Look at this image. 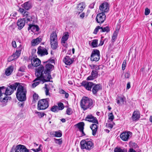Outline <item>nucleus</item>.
Masks as SVG:
<instances>
[{
    "label": "nucleus",
    "mask_w": 152,
    "mask_h": 152,
    "mask_svg": "<svg viewBox=\"0 0 152 152\" xmlns=\"http://www.w3.org/2000/svg\"><path fill=\"white\" fill-rule=\"evenodd\" d=\"M15 59V58H14V57L13 56V55H12L9 57L8 59V61L9 62H10Z\"/></svg>",
    "instance_id": "obj_54"
},
{
    "label": "nucleus",
    "mask_w": 152,
    "mask_h": 152,
    "mask_svg": "<svg viewBox=\"0 0 152 152\" xmlns=\"http://www.w3.org/2000/svg\"><path fill=\"white\" fill-rule=\"evenodd\" d=\"M37 53L38 55L41 56L48 54L47 50L45 48L41 46H39L38 48Z\"/></svg>",
    "instance_id": "obj_16"
},
{
    "label": "nucleus",
    "mask_w": 152,
    "mask_h": 152,
    "mask_svg": "<svg viewBox=\"0 0 152 152\" xmlns=\"http://www.w3.org/2000/svg\"><path fill=\"white\" fill-rule=\"evenodd\" d=\"M118 35V32L117 31H115L114 32L113 34V36L112 37V41L113 42H115L116 39L117 38V36Z\"/></svg>",
    "instance_id": "obj_39"
},
{
    "label": "nucleus",
    "mask_w": 152,
    "mask_h": 152,
    "mask_svg": "<svg viewBox=\"0 0 152 152\" xmlns=\"http://www.w3.org/2000/svg\"><path fill=\"white\" fill-rule=\"evenodd\" d=\"M55 141L56 143L59 145H61L62 143V140L61 139H55Z\"/></svg>",
    "instance_id": "obj_45"
},
{
    "label": "nucleus",
    "mask_w": 152,
    "mask_h": 152,
    "mask_svg": "<svg viewBox=\"0 0 152 152\" xmlns=\"http://www.w3.org/2000/svg\"><path fill=\"white\" fill-rule=\"evenodd\" d=\"M92 88V91L94 94H96L97 92L101 89V86L99 84H94V85Z\"/></svg>",
    "instance_id": "obj_19"
},
{
    "label": "nucleus",
    "mask_w": 152,
    "mask_h": 152,
    "mask_svg": "<svg viewBox=\"0 0 152 152\" xmlns=\"http://www.w3.org/2000/svg\"><path fill=\"white\" fill-rule=\"evenodd\" d=\"M85 7V3L84 2H81L78 5L77 8L79 12H80L83 11Z\"/></svg>",
    "instance_id": "obj_33"
},
{
    "label": "nucleus",
    "mask_w": 152,
    "mask_h": 152,
    "mask_svg": "<svg viewBox=\"0 0 152 152\" xmlns=\"http://www.w3.org/2000/svg\"><path fill=\"white\" fill-rule=\"evenodd\" d=\"M23 19H24L25 20V22L26 21L27 23L32 20V18L30 16L24 18Z\"/></svg>",
    "instance_id": "obj_47"
},
{
    "label": "nucleus",
    "mask_w": 152,
    "mask_h": 152,
    "mask_svg": "<svg viewBox=\"0 0 152 152\" xmlns=\"http://www.w3.org/2000/svg\"><path fill=\"white\" fill-rule=\"evenodd\" d=\"M115 152H127V150L126 149H122L120 148H116L114 150Z\"/></svg>",
    "instance_id": "obj_41"
},
{
    "label": "nucleus",
    "mask_w": 152,
    "mask_h": 152,
    "mask_svg": "<svg viewBox=\"0 0 152 152\" xmlns=\"http://www.w3.org/2000/svg\"><path fill=\"white\" fill-rule=\"evenodd\" d=\"M19 84V83H15L10 85V86L7 87V88L5 87V93L8 95H11L16 90Z\"/></svg>",
    "instance_id": "obj_9"
},
{
    "label": "nucleus",
    "mask_w": 152,
    "mask_h": 152,
    "mask_svg": "<svg viewBox=\"0 0 152 152\" xmlns=\"http://www.w3.org/2000/svg\"><path fill=\"white\" fill-rule=\"evenodd\" d=\"M5 87L4 86L0 87V101L3 102H7L11 99L10 97L4 93Z\"/></svg>",
    "instance_id": "obj_7"
},
{
    "label": "nucleus",
    "mask_w": 152,
    "mask_h": 152,
    "mask_svg": "<svg viewBox=\"0 0 152 152\" xmlns=\"http://www.w3.org/2000/svg\"><path fill=\"white\" fill-rule=\"evenodd\" d=\"M26 90L22 86H18L16 93V97L18 100L20 101H25L26 99Z\"/></svg>",
    "instance_id": "obj_2"
},
{
    "label": "nucleus",
    "mask_w": 152,
    "mask_h": 152,
    "mask_svg": "<svg viewBox=\"0 0 152 152\" xmlns=\"http://www.w3.org/2000/svg\"><path fill=\"white\" fill-rule=\"evenodd\" d=\"M49 98L42 99L39 100L38 103V110H44L46 109L49 106Z\"/></svg>",
    "instance_id": "obj_4"
},
{
    "label": "nucleus",
    "mask_w": 152,
    "mask_h": 152,
    "mask_svg": "<svg viewBox=\"0 0 152 152\" xmlns=\"http://www.w3.org/2000/svg\"><path fill=\"white\" fill-rule=\"evenodd\" d=\"M69 37V33L68 32H65L64 36L61 39V42L62 43H64L67 40Z\"/></svg>",
    "instance_id": "obj_29"
},
{
    "label": "nucleus",
    "mask_w": 152,
    "mask_h": 152,
    "mask_svg": "<svg viewBox=\"0 0 152 152\" xmlns=\"http://www.w3.org/2000/svg\"><path fill=\"white\" fill-rule=\"evenodd\" d=\"M103 38V37H101V39ZM106 39H105L104 41H103L102 39L100 40V43L99 44L98 46H102L104 43V41L106 40Z\"/></svg>",
    "instance_id": "obj_51"
},
{
    "label": "nucleus",
    "mask_w": 152,
    "mask_h": 152,
    "mask_svg": "<svg viewBox=\"0 0 152 152\" xmlns=\"http://www.w3.org/2000/svg\"><path fill=\"white\" fill-rule=\"evenodd\" d=\"M98 75V72L96 71L93 70L91 73V75L95 79L97 77Z\"/></svg>",
    "instance_id": "obj_42"
},
{
    "label": "nucleus",
    "mask_w": 152,
    "mask_h": 152,
    "mask_svg": "<svg viewBox=\"0 0 152 152\" xmlns=\"http://www.w3.org/2000/svg\"><path fill=\"white\" fill-rule=\"evenodd\" d=\"M100 52L97 49H94L92 52L91 56V61H98L100 59Z\"/></svg>",
    "instance_id": "obj_10"
},
{
    "label": "nucleus",
    "mask_w": 152,
    "mask_h": 152,
    "mask_svg": "<svg viewBox=\"0 0 152 152\" xmlns=\"http://www.w3.org/2000/svg\"><path fill=\"white\" fill-rule=\"evenodd\" d=\"M109 119L112 121L114 118V116L112 113H110L109 115Z\"/></svg>",
    "instance_id": "obj_49"
},
{
    "label": "nucleus",
    "mask_w": 152,
    "mask_h": 152,
    "mask_svg": "<svg viewBox=\"0 0 152 152\" xmlns=\"http://www.w3.org/2000/svg\"><path fill=\"white\" fill-rule=\"evenodd\" d=\"M25 67L24 66H23L20 67L18 69L19 71L22 72H25Z\"/></svg>",
    "instance_id": "obj_52"
},
{
    "label": "nucleus",
    "mask_w": 152,
    "mask_h": 152,
    "mask_svg": "<svg viewBox=\"0 0 152 152\" xmlns=\"http://www.w3.org/2000/svg\"><path fill=\"white\" fill-rule=\"evenodd\" d=\"M97 39H94L92 40L91 43V46L93 48H95L97 47L98 46Z\"/></svg>",
    "instance_id": "obj_38"
},
{
    "label": "nucleus",
    "mask_w": 152,
    "mask_h": 152,
    "mask_svg": "<svg viewBox=\"0 0 152 152\" xmlns=\"http://www.w3.org/2000/svg\"><path fill=\"white\" fill-rule=\"evenodd\" d=\"M90 128L92 130V134L93 135H95L96 134L98 126L97 125L95 124H93L90 127Z\"/></svg>",
    "instance_id": "obj_25"
},
{
    "label": "nucleus",
    "mask_w": 152,
    "mask_h": 152,
    "mask_svg": "<svg viewBox=\"0 0 152 152\" xmlns=\"http://www.w3.org/2000/svg\"><path fill=\"white\" fill-rule=\"evenodd\" d=\"M94 85V84L91 82L85 81H83L82 83V85L88 91H91V89Z\"/></svg>",
    "instance_id": "obj_13"
},
{
    "label": "nucleus",
    "mask_w": 152,
    "mask_h": 152,
    "mask_svg": "<svg viewBox=\"0 0 152 152\" xmlns=\"http://www.w3.org/2000/svg\"><path fill=\"white\" fill-rule=\"evenodd\" d=\"M84 123L82 122L78 123L77 124V127L79 129L80 131L81 132L83 135H85L83 132L84 126Z\"/></svg>",
    "instance_id": "obj_24"
},
{
    "label": "nucleus",
    "mask_w": 152,
    "mask_h": 152,
    "mask_svg": "<svg viewBox=\"0 0 152 152\" xmlns=\"http://www.w3.org/2000/svg\"><path fill=\"white\" fill-rule=\"evenodd\" d=\"M94 79V77H93L91 75L90 76L88 77L87 78V80H92Z\"/></svg>",
    "instance_id": "obj_58"
},
{
    "label": "nucleus",
    "mask_w": 152,
    "mask_h": 152,
    "mask_svg": "<svg viewBox=\"0 0 152 152\" xmlns=\"http://www.w3.org/2000/svg\"><path fill=\"white\" fill-rule=\"evenodd\" d=\"M25 22L24 19H21L18 20L17 23L18 28L20 30L21 29L25 26Z\"/></svg>",
    "instance_id": "obj_21"
},
{
    "label": "nucleus",
    "mask_w": 152,
    "mask_h": 152,
    "mask_svg": "<svg viewBox=\"0 0 152 152\" xmlns=\"http://www.w3.org/2000/svg\"><path fill=\"white\" fill-rule=\"evenodd\" d=\"M39 80H40L39 79H37L35 81V79L33 81L34 83L32 84V86L34 88L36 87L39 84Z\"/></svg>",
    "instance_id": "obj_40"
},
{
    "label": "nucleus",
    "mask_w": 152,
    "mask_h": 152,
    "mask_svg": "<svg viewBox=\"0 0 152 152\" xmlns=\"http://www.w3.org/2000/svg\"><path fill=\"white\" fill-rule=\"evenodd\" d=\"M71 109L70 108H69L67 109L66 110V113L69 115H70L71 113Z\"/></svg>",
    "instance_id": "obj_57"
},
{
    "label": "nucleus",
    "mask_w": 152,
    "mask_h": 152,
    "mask_svg": "<svg viewBox=\"0 0 152 152\" xmlns=\"http://www.w3.org/2000/svg\"><path fill=\"white\" fill-rule=\"evenodd\" d=\"M21 49L19 50H17L12 55L15 59L17 58L20 56L21 53L20 50Z\"/></svg>",
    "instance_id": "obj_35"
},
{
    "label": "nucleus",
    "mask_w": 152,
    "mask_h": 152,
    "mask_svg": "<svg viewBox=\"0 0 152 152\" xmlns=\"http://www.w3.org/2000/svg\"><path fill=\"white\" fill-rule=\"evenodd\" d=\"M126 64V60H124L122 66V70H124L125 69Z\"/></svg>",
    "instance_id": "obj_48"
},
{
    "label": "nucleus",
    "mask_w": 152,
    "mask_h": 152,
    "mask_svg": "<svg viewBox=\"0 0 152 152\" xmlns=\"http://www.w3.org/2000/svg\"><path fill=\"white\" fill-rule=\"evenodd\" d=\"M150 12V10L148 8H146L145 9V14L146 15H148Z\"/></svg>",
    "instance_id": "obj_53"
},
{
    "label": "nucleus",
    "mask_w": 152,
    "mask_h": 152,
    "mask_svg": "<svg viewBox=\"0 0 152 152\" xmlns=\"http://www.w3.org/2000/svg\"><path fill=\"white\" fill-rule=\"evenodd\" d=\"M33 66H34L31 63V64H29L28 65V67L29 69H32L33 68Z\"/></svg>",
    "instance_id": "obj_62"
},
{
    "label": "nucleus",
    "mask_w": 152,
    "mask_h": 152,
    "mask_svg": "<svg viewBox=\"0 0 152 152\" xmlns=\"http://www.w3.org/2000/svg\"><path fill=\"white\" fill-rule=\"evenodd\" d=\"M50 42L51 48L53 49H56L58 46V42L57 35L55 32H53L50 35Z\"/></svg>",
    "instance_id": "obj_6"
},
{
    "label": "nucleus",
    "mask_w": 152,
    "mask_h": 152,
    "mask_svg": "<svg viewBox=\"0 0 152 152\" xmlns=\"http://www.w3.org/2000/svg\"><path fill=\"white\" fill-rule=\"evenodd\" d=\"M132 134V133L130 132H125L122 133L120 135V138L123 140L127 141L129 138V137Z\"/></svg>",
    "instance_id": "obj_12"
},
{
    "label": "nucleus",
    "mask_w": 152,
    "mask_h": 152,
    "mask_svg": "<svg viewBox=\"0 0 152 152\" xmlns=\"http://www.w3.org/2000/svg\"><path fill=\"white\" fill-rule=\"evenodd\" d=\"M140 118V113L139 111L136 110L134 111L132 114V118L133 121L138 120Z\"/></svg>",
    "instance_id": "obj_20"
},
{
    "label": "nucleus",
    "mask_w": 152,
    "mask_h": 152,
    "mask_svg": "<svg viewBox=\"0 0 152 152\" xmlns=\"http://www.w3.org/2000/svg\"><path fill=\"white\" fill-rule=\"evenodd\" d=\"M28 29V30H31L32 31L33 30H35L36 31H38L39 28L38 26L37 25L29 24Z\"/></svg>",
    "instance_id": "obj_28"
},
{
    "label": "nucleus",
    "mask_w": 152,
    "mask_h": 152,
    "mask_svg": "<svg viewBox=\"0 0 152 152\" xmlns=\"http://www.w3.org/2000/svg\"><path fill=\"white\" fill-rule=\"evenodd\" d=\"M130 88V83L129 82H128L127 84L126 89H128Z\"/></svg>",
    "instance_id": "obj_63"
},
{
    "label": "nucleus",
    "mask_w": 152,
    "mask_h": 152,
    "mask_svg": "<svg viewBox=\"0 0 152 152\" xmlns=\"http://www.w3.org/2000/svg\"><path fill=\"white\" fill-rule=\"evenodd\" d=\"M117 103L120 105H122L124 103V102L125 101V99L122 97L118 96L116 99Z\"/></svg>",
    "instance_id": "obj_27"
},
{
    "label": "nucleus",
    "mask_w": 152,
    "mask_h": 152,
    "mask_svg": "<svg viewBox=\"0 0 152 152\" xmlns=\"http://www.w3.org/2000/svg\"><path fill=\"white\" fill-rule=\"evenodd\" d=\"M51 110L54 112H57L59 110L58 107L57 106H54L51 109Z\"/></svg>",
    "instance_id": "obj_43"
},
{
    "label": "nucleus",
    "mask_w": 152,
    "mask_h": 152,
    "mask_svg": "<svg viewBox=\"0 0 152 152\" xmlns=\"http://www.w3.org/2000/svg\"><path fill=\"white\" fill-rule=\"evenodd\" d=\"M90 66L92 69H95L97 72L101 69H102V67L101 65H97L92 64V65H89Z\"/></svg>",
    "instance_id": "obj_34"
},
{
    "label": "nucleus",
    "mask_w": 152,
    "mask_h": 152,
    "mask_svg": "<svg viewBox=\"0 0 152 152\" xmlns=\"http://www.w3.org/2000/svg\"><path fill=\"white\" fill-rule=\"evenodd\" d=\"M80 145L82 149H85L89 150L94 147L93 143L90 141H87L85 140H83L80 142Z\"/></svg>",
    "instance_id": "obj_5"
},
{
    "label": "nucleus",
    "mask_w": 152,
    "mask_h": 152,
    "mask_svg": "<svg viewBox=\"0 0 152 152\" xmlns=\"http://www.w3.org/2000/svg\"><path fill=\"white\" fill-rule=\"evenodd\" d=\"M99 9L101 12H107L109 10L108 4L106 2L102 3L99 6Z\"/></svg>",
    "instance_id": "obj_14"
},
{
    "label": "nucleus",
    "mask_w": 152,
    "mask_h": 152,
    "mask_svg": "<svg viewBox=\"0 0 152 152\" xmlns=\"http://www.w3.org/2000/svg\"><path fill=\"white\" fill-rule=\"evenodd\" d=\"M94 5L95 3L93 2V3L90 5L89 6V7L91 9H92L94 8Z\"/></svg>",
    "instance_id": "obj_61"
},
{
    "label": "nucleus",
    "mask_w": 152,
    "mask_h": 152,
    "mask_svg": "<svg viewBox=\"0 0 152 152\" xmlns=\"http://www.w3.org/2000/svg\"><path fill=\"white\" fill-rule=\"evenodd\" d=\"M44 67L41 65L38 68L36 69L35 74L37 78L35 79V81L39 79L40 80H43L45 81H47V76L44 73Z\"/></svg>",
    "instance_id": "obj_3"
},
{
    "label": "nucleus",
    "mask_w": 152,
    "mask_h": 152,
    "mask_svg": "<svg viewBox=\"0 0 152 152\" xmlns=\"http://www.w3.org/2000/svg\"><path fill=\"white\" fill-rule=\"evenodd\" d=\"M106 16L103 12H101L98 14L96 17V20L97 23H102L105 20Z\"/></svg>",
    "instance_id": "obj_11"
},
{
    "label": "nucleus",
    "mask_w": 152,
    "mask_h": 152,
    "mask_svg": "<svg viewBox=\"0 0 152 152\" xmlns=\"http://www.w3.org/2000/svg\"><path fill=\"white\" fill-rule=\"evenodd\" d=\"M109 31L110 28L108 26H106V27H101V30L100 31L101 32H106L107 33Z\"/></svg>",
    "instance_id": "obj_37"
},
{
    "label": "nucleus",
    "mask_w": 152,
    "mask_h": 152,
    "mask_svg": "<svg viewBox=\"0 0 152 152\" xmlns=\"http://www.w3.org/2000/svg\"><path fill=\"white\" fill-rule=\"evenodd\" d=\"M99 29L101 30V27L99 26H97L95 29L93 33L95 34H96Z\"/></svg>",
    "instance_id": "obj_46"
},
{
    "label": "nucleus",
    "mask_w": 152,
    "mask_h": 152,
    "mask_svg": "<svg viewBox=\"0 0 152 152\" xmlns=\"http://www.w3.org/2000/svg\"><path fill=\"white\" fill-rule=\"evenodd\" d=\"M50 135L54 137H60L62 135V133L60 131H53L50 132Z\"/></svg>",
    "instance_id": "obj_31"
},
{
    "label": "nucleus",
    "mask_w": 152,
    "mask_h": 152,
    "mask_svg": "<svg viewBox=\"0 0 152 152\" xmlns=\"http://www.w3.org/2000/svg\"><path fill=\"white\" fill-rule=\"evenodd\" d=\"M86 119V120L87 121L89 122L98 124V120L96 118L91 115H87Z\"/></svg>",
    "instance_id": "obj_17"
},
{
    "label": "nucleus",
    "mask_w": 152,
    "mask_h": 152,
    "mask_svg": "<svg viewBox=\"0 0 152 152\" xmlns=\"http://www.w3.org/2000/svg\"><path fill=\"white\" fill-rule=\"evenodd\" d=\"M73 61V58H70L69 56H66L63 59V62L66 65H69L72 63Z\"/></svg>",
    "instance_id": "obj_18"
},
{
    "label": "nucleus",
    "mask_w": 152,
    "mask_h": 152,
    "mask_svg": "<svg viewBox=\"0 0 152 152\" xmlns=\"http://www.w3.org/2000/svg\"><path fill=\"white\" fill-rule=\"evenodd\" d=\"M42 39L40 37H37L36 39H33L31 41V45L32 46H34L37 45L41 42Z\"/></svg>",
    "instance_id": "obj_26"
},
{
    "label": "nucleus",
    "mask_w": 152,
    "mask_h": 152,
    "mask_svg": "<svg viewBox=\"0 0 152 152\" xmlns=\"http://www.w3.org/2000/svg\"><path fill=\"white\" fill-rule=\"evenodd\" d=\"M93 104L92 100L86 97H83L80 101L81 107L84 110H85L89 108L91 109L93 107Z\"/></svg>",
    "instance_id": "obj_1"
},
{
    "label": "nucleus",
    "mask_w": 152,
    "mask_h": 152,
    "mask_svg": "<svg viewBox=\"0 0 152 152\" xmlns=\"http://www.w3.org/2000/svg\"><path fill=\"white\" fill-rule=\"evenodd\" d=\"M45 89H46V90H45V92L46 95H49V90L48 89V88L46 87L47 85L46 84H45Z\"/></svg>",
    "instance_id": "obj_56"
},
{
    "label": "nucleus",
    "mask_w": 152,
    "mask_h": 152,
    "mask_svg": "<svg viewBox=\"0 0 152 152\" xmlns=\"http://www.w3.org/2000/svg\"><path fill=\"white\" fill-rule=\"evenodd\" d=\"M124 76L125 78H128L129 77L130 75L127 72L125 74Z\"/></svg>",
    "instance_id": "obj_60"
},
{
    "label": "nucleus",
    "mask_w": 152,
    "mask_h": 152,
    "mask_svg": "<svg viewBox=\"0 0 152 152\" xmlns=\"http://www.w3.org/2000/svg\"><path fill=\"white\" fill-rule=\"evenodd\" d=\"M58 109L59 110H61L64 108L63 104L62 103H60L58 104Z\"/></svg>",
    "instance_id": "obj_44"
},
{
    "label": "nucleus",
    "mask_w": 152,
    "mask_h": 152,
    "mask_svg": "<svg viewBox=\"0 0 152 152\" xmlns=\"http://www.w3.org/2000/svg\"><path fill=\"white\" fill-rule=\"evenodd\" d=\"M85 15V13H83L80 15V18L83 19L84 18Z\"/></svg>",
    "instance_id": "obj_64"
},
{
    "label": "nucleus",
    "mask_w": 152,
    "mask_h": 152,
    "mask_svg": "<svg viewBox=\"0 0 152 152\" xmlns=\"http://www.w3.org/2000/svg\"><path fill=\"white\" fill-rule=\"evenodd\" d=\"M42 146V145L40 144L39 145V148L36 149H32V150L34 152H38L41 150L40 147Z\"/></svg>",
    "instance_id": "obj_50"
},
{
    "label": "nucleus",
    "mask_w": 152,
    "mask_h": 152,
    "mask_svg": "<svg viewBox=\"0 0 152 152\" xmlns=\"http://www.w3.org/2000/svg\"><path fill=\"white\" fill-rule=\"evenodd\" d=\"M45 69L44 73L47 76V81H50V80L51 78L50 72L54 68V66L50 64H47L45 66Z\"/></svg>",
    "instance_id": "obj_8"
},
{
    "label": "nucleus",
    "mask_w": 152,
    "mask_h": 152,
    "mask_svg": "<svg viewBox=\"0 0 152 152\" xmlns=\"http://www.w3.org/2000/svg\"><path fill=\"white\" fill-rule=\"evenodd\" d=\"M28 150L23 145H19L16 146L15 152H28Z\"/></svg>",
    "instance_id": "obj_15"
},
{
    "label": "nucleus",
    "mask_w": 152,
    "mask_h": 152,
    "mask_svg": "<svg viewBox=\"0 0 152 152\" xmlns=\"http://www.w3.org/2000/svg\"><path fill=\"white\" fill-rule=\"evenodd\" d=\"M31 64L34 67H37L40 65V60L38 58H32L31 60Z\"/></svg>",
    "instance_id": "obj_22"
},
{
    "label": "nucleus",
    "mask_w": 152,
    "mask_h": 152,
    "mask_svg": "<svg viewBox=\"0 0 152 152\" xmlns=\"http://www.w3.org/2000/svg\"><path fill=\"white\" fill-rule=\"evenodd\" d=\"M38 96L36 94H34L33 95V98L34 100H37L38 99Z\"/></svg>",
    "instance_id": "obj_55"
},
{
    "label": "nucleus",
    "mask_w": 152,
    "mask_h": 152,
    "mask_svg": "<svg viewBox=\"0 0 152 152\" xmlns=\"http://www.w3.org/2000/svg\"><path fill=\"white\" fill-rule=\"evenodd\" d=\"M22 6L23 8L26 10H28L31 7L30 3L28 2L25 3L22 5Z\"/></svg>",
    "instance_id": "obj_32"
},
{
    "label": "nucleus",
    "mask_w": 152,
    "mask_h": 152,
    "mask_svg": "<svg viewBox=\"0 0 152 152\" xmlns=\"http://www.w3.org/2000/svg\"><path fill=\"white\" fill-rule=\"evenodd\" d=\"M12 46L14 48H15L17 47V45L15 41H13L12 42Z\"/></svg>",
    "instance_id": "obj_59"
},
{
    "label": "nucleus",
    "mask_w": 152,
    "mask_h": 152,
    "mask_svg": "<svg viewBox=\"0 0 152 152\" xmlns=\"http://www.w3.org/2000/svg\"><path fill=\"white\" fill-rule=\"evenodd\" d=\"M35 113L37 115V116L39 118H41L44 117L46 114L43 112H40L37 111H34Z\"/></svg>",
    "instance_id": "obj_36"
},
{
    "label": "nucleus",
    "mask_w": 152,
    "mask_h": 152,
    "mask_svg": "<svg viewBox=\"0 0 152 152\" xmlns=\"http://www.w3.org/2000/svg\"><path fill=\"white\" fill-rule=\"evenodd\" d=\"M14 70V67L13 66H9L8 68L6 69L5 71V74L7 76L10 75Z\"/></svg>",
    "instance_id": "obj_23"
},
{
    "label": "nucleus",
    "mask_w": 152,
    "mask_h": 152,
    "mask_svg": "<svg viewBox=\"0 0 152 152\" xmlns=\"http://www.w3.org/2000/svg\"><path fill=\"white\" fill-rule=\"evenodd\" d=\"M19 11L23 15V17L24 18L27 17L30 15L27 11H25L23 9L20 8L19 10Z\"/></svg>",
    "instance_id": "obj_30"
}]
</instances>
